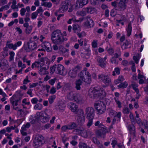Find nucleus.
Instances as JSON below:
<instances>
[{"instance_id":"nucleus-1","label":"nucleus","mask_w":148,"mask_h":148,"mask_svg":"<svg viewBox=\"0 0 148 148\" xmlns=\"http://www.w3.org/2000/svg\"><path fill=\"white\" fill-rule=\"evenodd\" d=\"M51 39L53 44L60 45L62 44L65 41H66L67 38L63 36L60 30L57 29L52 33Z\"/></svg>"},{"instance_id":"nucleus-2","label":"nucleus","mask_w":148,"mask_h":148,"mask_svg":"<svg viewBox=\"0 0 148 148\" xmlns=\"http://www.w3.org/2000/svg\"><path fill=\"white\" fill-rule=\"evenodd\" d=\"M51 72L50 73H52L55 72L57 74L64 76L67 74V71L64 66L61 64L54 65L52 66L50 68Z\"/></svg>"},{"instance_id":"nucleus-3","label":"nucleus","mask_w":148,"mask_h":148,"mask_svg":"<svg viewBox=\"0 0 148 148\" xmlns=\"http://www.w3.org/2000/svg\"><path fill=\"white\" fill-rule=\"evenodd\" d=\"M36 115H39L38 119L42 123L48 121L51 115V112L47 109L45 110V111H41L40 112H37Z\"/></svg>"},{"instance_id":"nucleus-4","label":"nucleus","mask_w":148,"mask_h":148,"mask_svg":"<svg viewBox=\"0 0 148 148\" xmlns=\"http://www.w3.org/2000/svg\"><path fill=\"white\" fill-rule=\"evenodd\" d=\"M73 5L70 1L66 0L61 3V7L59 9L61 12H65L67 11L69 8L68 12H71L73 10Z\"/></svg>"},{"instance_id":"nucleus-5","label":"nucleus","mask_w":148,"mask_h":148,"mask_svg":"<svg viewBox=\"0 0 148 148\" xmlns=\"http://www.w3.org/2000/svg\"><path fill=\"white\" fill-rule=\"evenodd\" d=\"M89 95L91 97L93 96L94 97L102 98L106 96V93L102 89L98 90L94 88L90 92Z\"/></svg>"},{"instance_id":"nucleus-6","label":"nucleus","mask_w":148,"mask_h":148,"mask_svg":"<svg viewBox=\"0 0 148 148\" xmlns=\"http://www.w3.org/2000/svg\"><path fill=\"white\" fill-rule=\"evenodd\" d=\"M95 108L97 110V113L99 114L104 113L106 110L105 104L101 101H98L95 103Z\"/></svg>"},{"instance_id":"nucleus-7","label":"nucleus","mask_w":148,"mask_h":148,"mask_svg":"<svg viewBox=\"0 0 148 148\" xmlns=\"http://www.w3.org/2000/svg\"><path fill=\"white\" fill-rule=\"evenodd\" d=\"M37 44L34 41L28 42L24 46V50L27 52H32L35 50Z\"/></svg>"},{"instance_id":"nucleus-8","label":"nucleus","mask_w":148,"mask_h":148,"mask_svg":"<svg viewBox=\"0 0 148 148\" xmlns=\"http://www.w3.org/2000/svg\"><path fill=\"white\" fill-rule=\"evenodd\" d=\"M45 141L44 137L39 135L33 141V146L36 148H37L42 146L44 143Z\"/></svg>"},{"instance_id":"nucleus-9","label":"nucleus","mask_w":148,"mask_h":148,"mask_svg":"<svg viewBox=\"0 0 148 148\" xmlns=\"http://www.w3.org/2000/svg\"><path fill=\"white\" fill-rule=\"evenodd\" d=\"M81 69V68L79 66H77L71 70L68 73V75L71 78H74L76 77L77 74Z\"/></svg>"},{"instance_id":"nucleus-10","label":"nucleus","mask_w":148,"mask_h":148,"mask_svg":"<svg viewBox=\"0 0 148 148\" xmlns=\"http://www.w3.org/2000/svg\"><path fill=\"white\" fill-rule=\"evenodd\" d=\"M98 78L101 79L105 84H109L111 81L110 77L107 75L101 74L98 75Z\"/></svg>"},{"instance_id":"nucleus-11","label":"nucleus","mask_w":148,"mask_h":148,"mask_svg":"<svg viewBox=\"0 0 148 148\" xmlns=\"http://www.w3.org/2000/svg\"><path fill=\"white\" fill-rule=\"evenodd\" d=\"M86 21L84 23V26L88 28L93 27L94 23L91 17L89 16H88L86 17Z\"/></svg>"},{"instance_id":"nucleus-12","label":"nucleus","mask_w":148,"mask_h":148,"mask_svg":"<svg viewBox=\"0 0 148 148\" xmlns=\"http://www.w3.org/2000/svg\"><path fill=\"white\" fill-rule=\"evenodd\" d=\"M77 116V122L79 124L81 125L84 123L85 119L84 114L82 110H80L79 111Z\"/></svg>"},{"instance_id":"nucleus-13","label":"nucleus","mask_w":148,"mask_h":148,"mask_svg":"<svg viewBox=\"0 0 148 148\" xmlns=\"http://www.w3.org/2000/svg\"><path fill=\"white\" fill-rule=\"evenodd\" d=\"M94 112V109L92 108L89 107L86 108L85 109V114L86 115L87 118L93 119Z\"/></svg>"},{"instance_id":"nucleus-14","label":"nucleus","mask_w":148,"mask_h":148,"mask_svg":"<svg viewBox=\"0 0 148 148\" xmlns=\"http://www.w3.org/2000/svg\"><path fill=\"white\" fill-rule=\"evenodd\" d=\"M128 0H121L119 3L118 10L121 11H123L126 8L125 3H127Z\"/></svg>"},{"instance_id":"nucleus-15","label":"nucleus","mask_w":148,"mask_h":148,"mask_svg":"<svg viewBox=\"0 0 148 148\" xmlns=\"http://www.w3.org/2000/svg\"><path fill=\"white\" fill-rule=\"evenodd\" d=\"M107 56H106L103 58L100 57L97 58V60L98 62L99 65L102 68H104L106 66V60L107 59Z\"/></svg>"},{"instance_id":"nucleus-16","label":"nucleus","mask_w":148,"mask_h":148,"mask_svg":"<svg viewBox=\"0 0 148 148\" xmlns=\"http://www.w3.org/2000/svg\"><path fill=\"white\" fill-rule=\"evenodd\" d=\"M88 2V0H77L75 7L77 8H82Z\"/></svg>"},{"instance_id":"nucleus-17","label":"nucleus","mask_w":148,"mask_h":148,"mask_svg":"<svg viewBox=\"0 0 148 148\" xmlns=\"http://www.w3.org/2000/svg\"><path fill=\"white\" fill-rule=\"evenodd\" d=\"M22 42L21 41H19L15 43L14 44L13 43H10L7 46L10 49H12L15 50L18 47L20 46L22 44Z\"/></svg>"},{"instance_id":"nucleus-18","label":"nucleus","mask_w":148,"mask_h":148,"mask_svg":"<svg viewBox=\"0 0 148 148\" xmlns=\"http://www.w3.org/2000/svg\"><path fill=\"white\" fill-rule=\"evenodd\" d=\"M85 75L87 77L86 79L84 78L82 81L86 84H90L92 82L91 74L88 71H85Z\"/></svg>"},{"instance_id":"nucleus-19","label":"nucleus","mask_w":148,"mask_h":148,"mask_svg":"<svg viewBox=\"0 0 148 148\" xmlns=\"http://www.w3.org/2000/svg\"><path fill=\"white\" fill-rule=\"evenodd\" d=\"M84 132L85 133V134L84 136V137H86L88 136V133L87 131H84V130L83 128L79 127V128H77L75 129L73 131V133L76 134H79Z\"/></svg>"},{"instance_id":"nucleus-20","label":"nucleus","mask_w":148,"mask_h":148,"mask_svg":"<svg viewBox=\"0 0 148 148\" xmlns=\"http://www.w3.org/2000/svg\"><path fill=\"white\" fill-rule=\"evenodd\" d=\"M74 100L76 102L79 103H82L84 100L82 96L80 94L76 93Z\"/></svg>"},{"instance_id":"nucleus-21","label":"nucleus","mask_w":148,"mask_h":148,"mask_svg":"<svg viewBox=\"0 0 148 148\" xmlns=\"http://www.w3.org/2000/svg\"><path fill=\"white\" fill-rule=\"evenodd\" d=\"M41 46L43 48L45 49L47 52L50 51L51 50V45L50 43L48 42H46L43 43L41 44Z\"/></svg>"},{"instance_id":"nucleus-22","label":"nucleus","mask_w":148,"mask_h":148,"mask_svg":"<svg viewBox=\"0 0 148 148\" xmlns=\"http://www.w3.org/2000/svg\"><path fill=\"white\" fill-rule=\"evenodd\" d=\"M128 128L130 134L133 137L135 136V128L133 124L129 125L128 126Z\"/></svg>"},{"instance_id":"nucleus-23","label":"nucleus","mask_w":148,"mask_h":148,"mask_svg":"<svg viewBox=\"0 0 148 148\" xmlns=\"http://www.w3.org/2000/svg\"><path fill=\"white\" fill-rule=\"evenodd\" d=\"M68 106L71 110L73 112H76L78 108L77 105L72 102L69 103Z\"/></svg>"},{"instance_id":"nucleus-24","label":"nucleus","mask_w":148,"mask_h":148,"mask_svg":"<svg viewBox=\"0 0 148 148\" xmlns=\"http://www.w3.org/2000/svg\"><path fill=\"white\" fill-rule=\"evenodd\" d=\"M76 93L72 91L68 92L66 95L67 98L70 100H74Z\"/></svg>"},{"instance_id":"nucleus-25","label":"nucleus","mask_w":148,"mask_h":148,"mask_svg":"<svg viewBox=\"0 0 148 148\" xmlns=\"http://www.w3.org/2000/svg\"><path fill=\"white\" fill-rule=\"evenodd\" d=\"M65 106L62 101H60L58 103L57 108L60 111H63L65 109Z\"/></svg>"},{"instance_id":"nucleus-26","label":"nucleus","mask_w":148,"mask_h":148,"mask_svg":"<svg viewBox=\"0 0 148 148\" xmlns=\"http://www.w3.org/2000/svg\"><path fill=\"white\" fill-rule=\"evenodd\" d=\"M82 83V81L80 79L77 80L75 81V88L77 90H80L81 89L80 86Z\"/></svg>"},{"instance_id":"nucleus-27","label":"nucleus","mask_w":148,"mask_h":148,"mask_svg":"<svg viewBox=\"0 0 148 148\" xmlns=\"http://www.w3.org/2000/svg\"><path fill=\"white\" fill-rule=\"evenodd\" d=\"M126 30L127 32V35L128 36H129L131 34L132 30V24L131 22L129 23Z\"/></svg>"},{"instance_id":"nucleus-28","label":"nucleus","mask_w":148,"mask_h":148,"mask_svg":"<svg viewBox=\"0 0 148 148\" xmlns=\"http://www.w3.org/2000/svg\"><path fill=\"white\" fill-rule=\"evenodd\" d=\"M120 17L119 20H117L116 21L119 23H120L121 22L123 21L125 22L127 21V17L126 16L123 14H119Z\"/></svg>"},{"instance_id":"nucleus-29","label":"nucleus","mask_w":148,"mask_h":148,"mask_svg":"<svg viewBox=\"0 0 148 148\" xmlns=\"http://www.w3.org/2000/svg\"><path fill=\"white\" fill-rule=\"evenodd\" d=\"M73 29L74 33H77L81 31V28L78 25H74L73 26Z\"/></svg>"},{"instance_id":"nucleus-30","label":"nucleus","mask_w":148,"mask_h":148,"mask_svg":"<svg viewBox=\"0 0 148 148\" xmlns=\"http://www.w3.org/2000/svg\"><path fill=\"white\" fill-rule=\"evenodd\" d=\"M131 86L133 89L135 91L136 93H139V91L137 87L138 85L134 82H132Z\"/></svg>"},{"instance_id":"nucleus-31","label":"nucleus","mask_w":148,"mask_h":148,"mask_svg":"<svg viewBox=\"0 0 148 148\" xmlns=\"http://www.w3.org/2000/svg\"><path fill=\"white\" fill-rule=\"evenodd\" d=\"M93 142L97 145L99 146L100 148H104L103 145L101 144L99 141L96 137H94L92 138Z\"/></svg>"},{"instance_id":"nucleus-32","label":"nucleus","mask_w":148,"mask_h":148,"mask_svg":"<svg viewBox=\"0 0 148 148\" xmlns=\"http://www.w3.org/2000/svg\"><path fill=\"white\" fill-rule=\"evenodd\" d=\"M28 112L27 110H23L22 109L18 110V114H20V117L25 116Z\"/></svg>"},{"instance_id":"nucleus-33","label":"nucleus","mask_w":148,"mask_h":148,"mask_svg":"<svg viewBox=\"0 0 148 148\" xmlns=\"http://www.w3.org/2000/svg\"><path fill=\"white\" fill-rule=\"evenodd\" d=\"M97 134L101 138H104L105 137L106 132L104 131L100 130L97 131Z\"/></svg>"},{"instance_id":"nucleus-34","label":"nucleus","mask_w":148,"mask_h":148,"mask_svg":"<svg viewBox=\"0 0 148 148\" xmlns=\"http://www.w3.org/2000/svg\"><path fill=\"white\" fill-rule=\"evenodd\" d=\"M39 73L41 75H43L48 74V72L47 71L46 68L45 67H42L38 71Z\"/></svg>"},{"instance_id":"nucleus-35","label":"nucleus","mask_w":148,"mask_h":148,"mask_svg":"<svg viewBox=\"0 0 148 148\" xmlns=\"http://www.w3.org/2000/svg\"><path fill=\"white\" fill-rule=\"evenodd\" d=\"M59 49L60 51L63 54L64 53L68 52L69 51L68 49L64 47L63 46L61 45L59 46Z\"/></svg>"},{"instance_id":"nucleus-36","label":"nucleus","mask_w":148,"mask_h":148,"mask_svg":"<svg viewBox=\"0 0 148 148\" xmlns=\"http://www.w3.org/2000/svg\"><path fill=\"white\" fill-rule=\"evenodd\" d=\"M86 8L87 12L88 14H92L95 11V9L93 8L89 7Z\"/></svg>"},{"instance_id":"nucleus-37","label":"nucleus","mask_w":148,"mask_h":148,"mask_svg":"<svg viewBox=\"0 0 148 148\" xmlns=\"http://www.w3.org/2000/svg\"><path fill=\"white\" fill-rule=\"evenodd\" d=\"M87 11L86 8H83L81 11L78 12L77 13L78 15L82 16H84L86 15Z\"/></svg>"},{"instance_id":"nucleus-38","label":"nucleus","mask_w":148,"mask_h":148,"mask_svg":"<svg viewBox=\"0 0 148 148\" xmlns=\"http://www.w3.org/2000/svg\"><path fill=\"white\" fill-rule=\"evenodd\" d=\"M14 97L13 96L12 97L11 99V103L12 104V105L13 106H17L18 102L20 101L21 100V98H19V99H17L15 101L13 100V98Z\"/></svg>"},{"instance_id":"nucleus-39","label":"nucleus","mask_w":148,"mask_h":148,"mask_svg":"<svg viewBox=\"0 0 148 148\" xmlns=\"http://www.w3.org/2000/svg\"><path fill=\"white\" fill-rule=\"evenodd\" d=\"M79 148H91L90 147L88 146L86 143L80 142L79 144Z\"/></svg>"},{"instance_id":"nucleus-40","label":"nucleus","mask_w":148,"mask_h":148,"mask_svg":"<svg viewBox=\"0 0 148 148\" xmlns=\"http://www.w3.org/2000/svg\"><path fill=\"white\" fill-rule=\"evenodd\" d=\"M68 130L74 129L77 127L76 124L74 122H71L68 125Z\"/></svg>"},{"instance_id":"nucleus-41","label":"nucleus","mask_w":148,"mask_h":148,"mask_svg":"<svg viewBox=\"0 0 148 148\" xmlns=\"http://www.w3.org/2000/svg\"><path fill=\"white\" fill-rule=\"evenodd\" d=\"M2 62L4 70H6L8 66V62L7 60L5 59H3L2 61Z\"/></svg>"},{"instance_id":"nucleus-42","label":"nucleus","mask_w":148,"mask_h":148,"mask_svg":"<svg viewBox=\"0 0 148 148\" xmlns=\"http://www.w3.org/2000/svg\"><path fill=\"white\" fill-rule=\"evenodd\" d=\"M128 86V83L126 82H124L121 83L118 86V87L119 88H126Z\"/></svg>"},{"instance_id":"nucleus-43","label":"nucleus","mask_w":148,"mask_h":148,"mask_svg":"<svg viewBox=\"0 0 148 148\" xmlns=\"http://www.w3.org/2000/svg\"><path fill=\"white\" fill-rule=\"evenodd\" d=\"M15 54V53L13 51H9V55H10L9 60V61H11L14 60Z\"/></svg>"},{"instance_id":"nucleus-44","label":"nucleus","mask_w":148,"mask_h":148,"mask_svg":"<svg viewBox=\"0 0 148 148\" xmlns=\"http://www.w3.org/2000/svg\"><path fill=\"white\" fill-rule=\"evenodd\" d=\"M32 25L29 26L25 29V32L27 34H29L32 32Z\"/></svg>"},{"instance_id":"nucleus-45","label":"nucleus","mask_w":148,"mask_h":148,"mask_svg":"<svg viewBox=\"0 0 148 148\" xmlns=\"http://www.w3.org/2000/svg\"><path fill=\"white\" fill-rule=\"evenodd\" d=\"M114 100L117 105L118 107L119 108H121L122 107L121 102L118 99L116 98H114Z\"/></svg>"},{"instance_id":"nucleus-46","label":"nucleus","mask_w":148,"mask_h":148,"mask_svg":"<svg viewBox=\"0 0 148 148\" xmlns=\"http://www.w3.org/2000/svg\"><path fill=\"white\" fill-rule=\"evenodd\" d=\"M110 140L112 142L111 145H112V147L114 148L115 145L117 144V141L116 139L114 137H113L111 138Z\"/></svg>"},{"instance_id":"nucleus-47","label":"nucleus","mask_w":148,"mask_h":148,"mask_svg":"<svg viewBox=\"0 0 148 148\" xmlns=\"http://www.w3.org/2000/svg\"><path fill=\"white\" fill-rule=\"evenodd\" d=\"M115 73L117 75H119L120 74V69L119 68L116 67L115 68L114 71L112 72V75L113 76H115Z\"/></svg>"},{"instance_id":"nucleus-48","label":"nucleus","mask_w":148,"mask_h":148,"mask_svg":"<svg viewBox=\"0 0 148 148\" xmlns=\"http://www.w3.org/2000/svg\"><path fill=\"white\" fill-rule=\"evenodd\" d=\"M41 5L45 7H47L49 8H51L52 6V3L50 2H44L41 3Z\"/></svg>"},{"instance_id":"nucleus-49","label":"nucleus","mask_w":148,"mask_h":148,"mask_svg":"<svg viewBox=\"0 0 148 148\" xmlns=\"http://www.w3.org/2000/svg\"><path fill=\"white\" fill-rule=\"evenodd\" d=\"M56 98V96L55 95L50 96L48 99L49 101L50 104L54 102Z\"/></svg>"},{"instance_id":"nucleus-50","label":"nucleus","mask_w":148,"mask_h":148,"mask_svg":"<svg viewBox=\"0 0 148 148\" xmlns=\"http://www.w3.org/2000/svg\"><path fill=\"white\" fill-rule=\"evenodd\" d=\"M30 126L29 123H27L26 125H23L21 128V130L25 131L27 130V129L29 128Z\"/></svg>"},{"instance_id":"nucleus-51","label":"nucleus","mask_w":148,"mask_h":148,"mask_svg":"<svg viewBox=\"0 0 148 148\" xmlns=\"http://www.w3.org/2000/svg\"><path fill=\"white\" fill-rule=\"evenodd\" d=\"M86 71L87 70H86V69L85 68V69H84L81 71L79 74V77L82 80L84 79V73H85V71Z\"/></svg>"},{"instance_id":"nucleus-52","label":"nucleus","mask_w":148,"mask_h":148,"mask_svg":"<svg viewBox=\"0 0 148 148\" xmlns=\"http://www.w3.org/2000/svg\"><path fill=\"white\" fill-rule=\"evenodd\" d=\"M129 45V42L127 40H126L125 42L123 43V45L121 46V48L123 49H125L128 48V46Z\"/></svg>"},{"instance_id":"nucleus-53","label":"nucleus","mask_w":148,"mask_h":148,"mask_svg":"<svg viewBox=\"0 0 148 148\" xmlns=\"http://www.w3.org/2000/svg\"><path fill=\"white\" fill-rule=\"evenodd\" d=\"M87 119L88 120V121L87 124V126L88 128H89L93 124V119H92L91 118Z\"/></svg>"},{"instance_id":"nucleus-54","label":"nucleus","mask_w":148,"mask_h":148,"mask_svg":"<svg viewBox=\"0 0 148 148\" xmlns=\"http://www.w3.org/2000/svg\"><path fill=\"white\" fill-rule=\"evenodd\" d=\"M42 104L38 103L36 104L34 106V109L35 110L37 109L39 110H41L42 109Z\"/></svg>"},{"instance_id":"nucleus-55","label":"nucleus","mask_w":148,"mask_h":148,"mask_svg":"<svg viewBox=\"0 0 148 148\" xmlns=\"http://www.w3.org/2000/svg\"><path fill=\"white\" fill-rule=\"evenodd\" d=\"M81 56L82 57L86 59H88L89 57V55L88 53H81Z\"/></svg>"},{"instance_id":"nucleus-56","label":"nucleus","mask_w":148,"mask_h":148,"mask_svg":"<svg viewBox=\"0 0 148 148\" xmlns=\"http://www.w3.org/2000/svg\"><path fill=\"white\" fill-rule=\"evenodd\" d=\"M40 64V62L39 61L35 62L33 63L32 65V68L33 69L34 67H39V66L37 65H39Z\"/></svg>"},{"instance_id":"nucleus-57","label":"nucleus","mask_w":148,"mask_h":148,"mask_svg":"<svg viewBox=\"0 0 148 148\" xmlns=\"http://www.w3.org/2000/svg\"><path fill=\"white\" fill-rule=\"evenodd\" d=\"M111 62L112 64H118V62L116 60V58L114 57H112L110 59Z\"/></svg>"},{"instance_id":"nucleus-58","label":"nucleus","mask_w":148,"mask_h":148,"mask_svg":"<svg viewBox=\"0 0 148 148\" xmlns=\"http://www.w3.org/2000/svg\"><path fill=\"white\" fill-rule=\"evenodd\" d=\"M121 56V52L120 49H119L118 51L117 52L115 53L114 54V57H114L115 58H117L118 57H120Z\"/></svg>"},{"instance_id":"nucleus-59","label":"nucleus","mask_w":148,"mask_h":148,"mask_svg":"<svg viewBox=\"0 0 148 148\" xmlns=\"http://www.w3.org/2000/svg\"><path fill=\"white\" fill-rule=\"evenodd\" d=\"M116 14V11L115 10L112 9L110 12V15L112 17L115 16Z\"/></svg>"},{"instance_id":"nucleus-60","label":"nucleus","mask_w":148,"mask_h":148,"mask_svg":"<svg viewBox=\"0 0 148 148\" xmlns=\"http://www.w3.org/2000/svg\"><path fill=\"white\" fill-rule=\"evenodd\" d=\"M56 88L54 87L53 86L51 88L49 92L51 94H53L56 92Z\"/></svg>"},{"instance_id":"nucleus-61","label":"nucleus","mask_w":148,"mask_h":148,"mask_svg":"<svg viewBox=\"0 0 148 148\" xmlns=\"http://www.w3.org/2000/svg\"><path fill=\"white\" fill-rule=\"evenodd\" d=\"M129 117L132 123H135V120L133 116V115L131 112H130V115Z\"/></svg>"},{"instance_id":"nucleus-62","label":"nucleus","mask_w":148,"mask_h":148,"mask_svg":"<svg viewBox=\"0 0 148 148\" xmlns=\"http://www.w3.org/2000/svg\"><path fill=\"white\" fill-rule=\"evenodd\" d=\"M38 14L36 12L32 13L31 14V18L33 19H35L38 16Z\"/></svg>"},{"instance_id":"nucleus-63","label":"nucleus","mask_w":148,"mask_h":148,"mask_svg":"<svg viewBox=\"0 0 148 148\" xmlns=\"http://www.w3.org/2000/svg\"><path fill=\"white\" fill-rule=\"evenodd\" d=\"M56 80V79L55 78L53 79H51L49 80L48 82L52 86H53L54 85Z\"/></svg>"},{"instance_id":"nucleus-64","label":"nucleus","mask_w":148,"mask_h":148,"mask_svg":"<svg viewBox=\"0 0 148 148\" xmlns=\"http://www.w3.org/2000/svg\"><path fill=\"white\" fill-rule=\"evenodd\" d=\"M124 114H128L129 113V109L128 108L125 107L123 110Z\"/></svg>"}]
</instances>
